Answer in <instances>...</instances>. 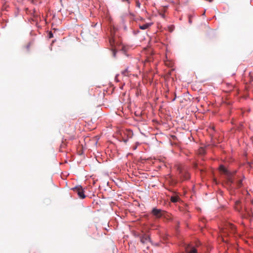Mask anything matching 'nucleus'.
Returning <instances> with one entry per match:
<instances>
[{
	"instance_id": "1",
	"label": "nucleus",
	"mask_w": 253,
	"mask_h": 253,
	"mask_svg": "<svg viewBox=\"0 0 253 253\" xmlns=\"http://www.w3.org/2000/svg\"><path fill=\"white\" fill-rule=\"evenodd\" d=\"M219 169L221 171L226 175L227 183L232 188H240L242 186V179L232 175L223 166H220Z\"/></svg>"
},
{
	"instance_id": "2",
	"label": "nucleus",
	"mask_w": 253,
	"mask_h": 253,
	"mask_svg": "<svg viewBox=\"0 0 253 253\" xmlns=\"http://www.w3.org/2000/svg\"><path fill=\"white\" fill-rule=\"evenodd\" d=\"M179 175L182 180H188L190 178V174L188 170L184 168L179 167L178 168Z\"/></svg>"
},
{
	"instance_id": "3",
	"label": "nucleus",
	"mask_w": 253,
	"mask_h": 253,
	"mask_svg": "<svg viewBox=\"0 0 253 253\" xmlns=\"http://www.w3.org/2000/svg\"><path fill=\"white\" fill-rule=\"evenodd\" d=\"M74 191L77 193L78 196L81 199H84L85 197L84 190L81 186H77L73 188Z\"/></svg>"
},
{
	"instance_id": "4",
	"label": "nucleus",
	"mask_w": 253,
	"mask_h": 253,
	"mask_svg": "<svg viewBox=\"0 0 253 253\" xmlns=\"http://www.w3.org/2000/svg\"><path fill=\"white\" fill-rule=\"evenodd\" d=\"M164 211L161 209H158L154 208L152 209L151 213L156 218H160L164 214Z\"/></svg>"
},
{
	"instance_id": "5",
	"label": "nucleus",
	"mask_w": 253,
	"mask_h": 253,
	"mask_svg": "<svg viewBox=\"0 0 253 253\" xmlns=\"http://www.w3.org/2000/svg\"><path fill=\"white\" fill-rule=\"evenodd\" d=\"M140 242L143 244H147L148 242L152 243L149 235L147 234H143L140 236Z\"/></svg>"
},
{
	"instance_id": "6",
	"label": "nucleus",
	"mask_w": 253,
	"mask_h": 253,
	"mask_svg": "<svg viewBox=\"0 0 253 253\" xmlns=\"http://www.w3.org/2000/svg\"><path fill=\"white\" fill-rule=\"evenodd\" d=\"M185 250L187 253H198L197 250L195 247L190 244L186 245Z\"/></svg>"
},
{
	"instance_id": "7",
	"label": "nucleus",
	"mask_w": 253,
	"mask_h": 253,
	"mask_svg": "<svg viewBox=\"0 0 253 253\" xmlns=\"http://www.w3.org/2000/svg\"><path fill=\"white\" fill-rule=\"evenodd\" d=\"M153 25V23H147L143 25H139V27L141 30H145Z\"/></svg>"
},
{
	"instance_id": "8",
	"label": "nucleus",
	"mask_w": 253,
	"mask_h": 253,
	"mask_svg": "<svg viewBox=\"0 0 253 253\" xmlns=\"http://www.w3.org/2000/svg\"><path fill=\"white\" fill-rule=\"evenodd\" d=\"M179 198L178 196H171L170 200L173 203H176L178 201Z\"/></svg>"
},
{
	"instance_id": "9",
	"label": "nucleus",
	"mask_w": 253,
	"mask_h": 253,
	"mask_svg": "<svg viewBox=\"0 0 253 253\" xmlns=\"http://www.w3.org/2000/svg\"><path fill=\"white\" fill-rule=\"evenodd\" d=\"M227 228H229L231 229V230L233 231H234L235 230V227L234 225L232 224L229 223L227 225H226Z\"/></svg>"
},
{
	"instance_id": "10",
	"label": "nucleus",
	"mask_w": 253,
	"mask_h": 253,
	"mask_svg": "<svg viewBox=\"0 0 253 253\" xmlns=\"http://www.w3.org/2000/svg\"><path fill=\"white\" fill-rule=\"evenodd\" d=\"M128 68H127L125 70L122 72V74L124 76H128Z\"/></svg>"
},
{
	"instance_id": "11",
	"label": "nucleus",
	"mask_w": 253,
	"mask_h": 253,
	"mask_svg": "<svg viewBox=\"0 0 253 253\" xmlns=\"http://www.w3.org/2000/svg\"><path fill=\"white\" fill-rule=\"evenodd\" d=\"M140 144V143L139 142H136L135 144L134 145H133L132 146V149L133 150H135L137 148V146Z\"/></svg>"
},
{
	"instance_id": "12",
	"label": "nucleus",
	"mask_w": 253,
	"mask_h": 253,
	"mask_svg": "<svg viewBox=\"0 0 253 253\" xmlns=\"http://www.w3.org/2000/svg\"><path fill=\"white\" fill-rule=\"evenodd\" d=\"M136 6L137 7H138V8H140L141 3H140V2L139 1H137L136 2Z\"/></svg>"
},
{
	"instance_id": "13",
	"label": "nucleus",
	"mask_w": 253,
	"mask_h": 253,
	"mask_svg": "<svg viewBox=\"0 0 253 253\" xmlns=\"http://www.w3.org/2000/svg\"><path fill=\"white\" fill-rule=\"evenodd\" d=\"M53 37V34L51 32L49 33V38H51Z\"/></svg>"
},
{
	"instance_id": "14",
	"label": "nucleus",
	"mask_w": 253,
	"mask_h": 253,
	"mask_svg": "<svg viewBox=\"0 0 253 253\" xmlns=\"http://www.w3.org/2000/svg\"><path fill=\"white\" fill-rule=\"evenodd\" d=\"M160 15H161V16L162 18H165V14H163V13H160Z\"/></svg>"
},
{
	"instance_id": "15",
	"label": "nucleus",
	"mask_w": 253,
	"mask_h": 253,
	"mask_svg": "<svg viewBox=\"0 0 253 253\" xmlns=\"http://www.w3.org/2000/svg\"><path fill=\"white\" fill-rule=\"evenodd\" d=\"M239 203H240V202H239V201H237L236 202V204L237 205H238V204H239Z\"/></svg>"
},
{
	"instance_id": "16",
	"label": "nucleus",
	"mask_w": 253,
	"mask_h": 253,
	"mask_svg": "<svg viewBox=\"0 0 253 253\" xmlns=\"http://www.w3.org/2000/svg\"><path fill=\"white\" fill-rule=\"evenodd\" d=\"M113 56L115 57L116 56V52L113 51Z\"/></svg>"
},
{
	"instance_id": "17",
	"label": "nucleus",
	"mask_w": 253,
	"mask_h": 253,
	"mask_svg": "<svg viewBox=\"0 0 253 253\" xmlns=\"http://www.w3.org/2000/svg\"><path fill=\"white\" fill-rule=\"evenodd\" d=\"M249 2H250V3H251V2H252V0H249Z\"/></svg>"
},
{
	"instance_id": "18",
	"label": "nucleus",
	"mask_w": 253,
	"mask_h": 253,
	"mask_svg": "<svg viewBox=\"0 0 253 253\" xmlns=\"http://www.w3.org/2000/svg\"><path fill=\"white\" fill-rule=\"evenodd\" d=\"M189 23H191V21L190 19H189Z\"/></svg>"
},
{
	"instance_id": "19",
	"label": "nucleus",
	"mask_w": 253,
	"mask_h": 253,
	"mask_svg": "<svg viewBox=\"0 0 253 253\" xmlns=\"http://www.w3.org/2000/svg\"><path fill=\"white\" fill-rule=\"evenodd\" d=\"M175 99V97L174 99H172V101H174Z\"/></svg>"
}]
</instances>
